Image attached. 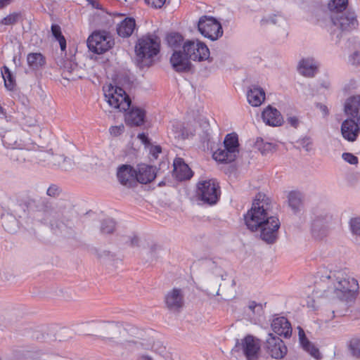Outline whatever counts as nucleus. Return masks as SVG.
<instances>
[{"instance_id": "obj_1", "label": "nucleus", "mask_w": 360, "mask_h": 360, "mask_svg": "<svg viewBox=\"0 0 360 360\" xmlns=\"http://www.w3.org/2000/svg\"><path fill=\"white\" fill-rule=\"evenodd\" d=\"M34 209L32 218L46 225H49L54 234L63 237H71L75 233L77 216L68 202H63L53 207L46 199L33 200Z\"/></svg>"}, {"instance_id": "obj_2", "label": "nucleus", "mask_w": 360, "mask_h": 360, "mask_svg": "<svg viewBox=\"0 0 360 360\" xmlns=\"http://www.w3.org/2000/svg\"><path fill=\"white\" fill-rule=\"evenodd\" d=\"M269 198L259 193L252 203V208L244 216L247 227L252 231L260 229V238L269 244L274 243L278 237L281 223L277 217L271 216Z\"/></svg>"}, {"instance_id": "obj_3", "label": "nucleus", "mask_w": 360, "mask_h": 360, "mask_svg": "<svg viewBox=\"0 0 360 360\" xmlns=\"http://www.w3.org/2000/svg\"><path fill=\"white\" fill-rule=\"evenodd\" d=\"M135 326L114 321H103L96 324V330L102 340L117 355H123L125 351L133 352L134 347H142L147 344L136 340L130 331Z\"/></svg>"}, {"instance_id": "obj_4", "label": "nucleus", "mask_w": 360, "mask_h": 360, "mask_svg": "<svg viewBox=\"0 0 360 360\" xmlns=\"http://www.w3.org/2000/svg\"><path fill=\"white\" fill-rule=\"evenodd\" d=\"M326 279L324 282L330 284V286L323 291V297L337 298L345 302L355 300L359 288V283L347 271L330 272Z\"/></svg>"}, {"instance_id": "obj_5", "label": "nucleus", "mask_w": 360, "mask_h": 360, "mask_svg": "<svg viewBox=\"0 0 360 360\" xmlns=\"http://www.w3.org/2000/svg\"><path fill=\"white\" fill-rule=\"evenodd\" d=\"M260 342L251 335L237 339L232 351L243 355L246 360H258L260 356Z\"/></svg>"}, {"instance_id": "obj_6", "label": "nucleus", "mask_w": 360, "mask_h": 360, "mask_svg": "<svg viewBox=\"0 0 360 360\" xmlns=\"http://www.w3.org/2000/svg\"><path fill=\"white\" fill-rule=\"evenodd\" d=\"M103 91L105 100L111 107L120 111L129 109L131 101L123 89L109 84L103 86Z\"/></svg>"}, {"instance_id": "obj_7", "label": "nucleus", "mask_w": 360, "mask_h": 360, "mask_svg": "<svg viewBox=\"0 0 360 360\" xmlns=\"http://www.w3.org/2000/svg\"><path fill=\"white\" fill-rule=\"evenodd\" d=\"M131 335L141 343L147 344V346L142 347H134V351L151 349L155 353L164 356L167 353V348L164 343L159 340H153L149 333L139 328H130Z\"/></svg>"}, {"instance_id": "obj_8", "label": "nucleus", "mask_w": 360, "mask_h": 360, "mask_svg": "<svg viewBox=\"0 0 360 360\" xmlns=\"http://www.w3.org/2000/svg\"><path fill=\"white\" fill-rule=\"evenodd\" d=\"M115 45L113 37L105 31H95L87 39L89 49L96 54H103Z\"/></svg>"}, {"instance_id": "obj_9", "label": "nucleus", "mask_w": 360, "mask_h": 360, "mask_svg": "<svg viewBox=\"0 0 360 360\" xmlns=\"http://www.w3.org/2000/svg\"><path fill=\"white\" fill-rule=\"evenodd\" d=\"M198 198L209 205H214L220 196V187L214 179L200 181L197 185Z\"/></svg>"}, {"instance_id": "obj_10", "label": "nucleus", "mask_w": 360, "mask_h": 360, "mask_svg": "<svg viewBox=\"0 0 360 360\" xmlns=\"http://www.w3.org/2000/svg\"><path fill=\"white\" fill-rule=\"evenodd\" d=\"M199 32L205 37L215 41L223 34L221 23L214 17L203 15L198 23Z\"/></svg>"}, {"instance_id": "obj_11", "label": "nucleus", "mask_w": 360, "mask_h": 360, "mask_svg": "<svg viewBox=\"0 0 360 360\" xmlns=\"http://www.w3.org/2000/svg\"><path fill=\"white\" fill-rule=\"evenodd\" d=\"M184 53L188 55V57L194 61H202L208 60L212 61L210 57V50L208 47L200 41L188 40L183 45Z\"/></svg>"}, {"instance_id": "obj_12", "label": "nucleus", "mask_w": 360, "mask_h": 360, "mask_svg": "<svg viewBox=\"0 0 360 360\" xmlns=\"http://www.w3.org/2000/svg\"><path fill=\"white\" fill-rule=\"evenodd\" d=\"M160 44L158 38L143 37L139 39L135 51L140 58H151L159 52Z\"/></svg>"}, {"instance_id": "obj_13", "label": "nucleus", "mask_w": 360, "mask_h": 360, "mask_svg": "<svg viewBox=\"0 0 360 360\" xmlns=\"http://www.w3.org/2000/svg\"><path fill=\"white\" fill-rule=\"evenodd\" d=\"M264 349L272 358L276 359H283L288 351L283 341L272 333H269L265 342Z\"/></svg>"}, {"instance_id": "obj_14", "label": "nucleus", "mask_w": 360, "mask_h": 360, "mask_svg": "<svg viewBox=\"0 0 360 360\" xmlns=\"http://www.w3.org/2000/svg\"><path fill=\"white\" fill-rule=\"evenodd\" d=\"M167 309L172 312H179L184 305V295L180 288H174L165 296Z\"/></svg>"}, {"instance_id": "obj_15", "label": "nucleus", "mask_w": 360, "mask_h": 360, "mask_svg": "<svg viewBox=\"0 0 360 360\" xmlns=\"http://www.w3.org/2000/svg\"><path fill=\"white\" fill-rule=\"evenodd\" d=\"M331 20L333 25L342 31H351L358 26L356 15L354 12L349 11L345 14L332 16Z\"/></svg>"}, {"instance_id": "obj_16", "label": "nucleus", "mask_w": 360, "mask_h": 360, "mask_svg": "<svg viewBox=\"0 0 360 360\" xmlns=\"http://www.w3.org/2000/svg\"><path fill=\"white\" fill-rule=\"evenodd\" d=\"M0 137L4 147L10 149L25 146V143L19 139L18 131L16 130L4 129L0 127Z\"/></svg>"}, {"instance_id": "obj_17", "label": "nucleus", "mask_w": 360, "mask_h": 360, "mask_svg": "<svg viewBox=\"0 0 360 360\" xmlns=\"http://www.w3.org/2000/svg\"><path fill=\"white\" fill-rule=\"evenodd\" d=\"M155 170V167L148 165H138L136 169V181L143 184L151 182L156 176Z\"/></svg>"}, {"instance_id": "obj_18", "label": "nucleus", "mask_w": 360, "mask_h": 360, "mask_svg": "<svg viewBox=\"0 0 360 360\" xmlns=\"http://www.w3.org/2000/svg\"><path fill=\"white\" fill-rule=\"evenodd\" d=\"M190 58L181 51H174L170 58V63L176 72H186L191 68Z\"/></svg>"}, {"instance_id": "obj_19", "label": "nucleus", "mask_w": 360, "mask_h": 360, "mask_svg": "<svg viewBox=\"0 0 360 360\" xmlns=\"http://www.w3.org/2000/svg\"><path fill=\"white\" fill-rule=\"evenodd\" d=\"M360 128L353 119L345 120L341 125V133L343 138L348 141H356L359 133Z\"/></svg>"}, {"instance_id": "obj_20", "label": "nucleus", "mask_w": 360, "mask_h": 360, "mask_svg": "<svg viewBox=\"0 0 360 360\" xmlns=\"http://www.w3.org/2000/svg\"><path fill=\"white\" fill-rule=\"evenodd\" d=\"M273 331L280 336L290 338L292 334L290 323L283 316L275 318L271 323Z\"/></svg>"}, {"instance_id": "obj_21", "label": "nucleus", "mask_w": 360, "mask_h": 360, "mask_svg": "<svg viewBox=\"0 0 360 360\" xmlns=\"http://www.w3.org/2000/svg\"><path fill=\"white\" fill-rule=\"evenodd\" d=\"M117 176L122 185L129 186L136 181V169L130 165H123L118 168Z\"/></svg>"}, {"instance_id": "obj_22", "label": "nucleus", "mask_w": 360, "mask_h": 360, "mask_svg": "<svg viewBox=\"0 0 360 360\" xmlns=\"http://www.w3.org/2000/svg\"><path fill=\"white\" fill-rule=\"evenodd\" d=\"M264 122L272 127L281 126L283 123V117L281 112L274 108L268 106L262 114Z\"/></svg>"}, {"instance_id": "obj_23", "label": "nucleus", "mask_w": 360, "mask_h": 360, "mask_svg": "<svg viewBox=\"0 0 360 360\" xmlns=\"http://www.w3.org/2000/svg\"><path fill=\"white\" fill-rule=\"evenodd\" d=\"M10 155V158L19 163H24L26 162H30L31 161V151L32 144L25 143V147L15 148L12 149Z\"/></svg>"}, {"instance_id": "obj_24", "label": "nucleus", "mask_w": 360, "mask_h": 360, "mask_svg": "<svg viewBox=\"0 0 360 360\" xmlns=\"http://www.w3.org/2000/svg\"><path fill=\"white\" fill-rule=\"evenodd\" d=\"M174 172L180 181L189 179L193 176V172L181 158H176L174 161Z\"/></svg>"}, {"instance_id": "obj_25", "label": "nucleus", "mask_w": 360, "mask_h": 360, "mask_svg": "<svg viewBox=\"0 0 360 360\" xmlns=\"http://www.w3.org/2000/svg\"><path fill=\"white\" fill-rule=\"evenodd\" d=\"M331 219L329 215L319 216L312 222L311 231L314 237L319 238L324 236L327 230V224Z\"/></svg>"}, {"instance_id": "obj_26", "label": "nucleus", "mask_w": 360, "mask_h": 360, "mask_svg": "<svg viewBox=\"0 0 360 360\" xmlns=\"http://www.w3.org/2000/svg\"><path fill=\"white\" fill-rule=\"evenodd\" d=\"M146 112L139 108H131L126 115V122L130 126H140L143 124Z\"/></svg>"}, {"instance_id": "obj_27", "label": "nucleus", "mask_w": 360, "mask_h": 360, "mask_svg": "<svg viewBox=\"0 0 360 360\" xmlns=\"http://www.w3.org/2000/svg\"><path fill=\"white\" fill-rule=\"evenodd\" d=\"M247 99L252 106H259L265 99V92L261 87L252 86L247 93Z\"/></svg>"}, {"instance_id": "obj_28", "label": "nucleus", "mask_w": 360, "mask_h": 360, "mask_svg": "<svg viewBox=\"0 0 360 360\" xmlns=\"http://www.w3.org/2000/svg\"><path fill=\"white\" fill-rule=\"evenodd\" d=\"M135 27V20L132 18H126L117 25V34L123 38L129 37L132 34Z\"/></svg>"}, {"instance_id": "obj_29", "label": "nucleus", "mask_w": 360, "mask_h": 360, "mask_svg": "<svg viewBox=\"0 0 360 360\" xmlns=\"http://www.w3.org/2000/svg\"><path fill=\"white\" fill-rule=\"evenodd\" d=\"M288 203L294 213L299 212L303 207V195L297 191H291L288 193Z\"/></svg>"}, {"instance_id": "obj_30", "label": "nucleus", "mask_w": 360, "mask_h": 360, "mask_svg": "<svg viewBox=\"0 0 360 360\" xmlns=\"http://www.w3.org/2000/svg\"><path fill=\"white\" fill-rule=\"evenodd\" d=\"M299 340L303 349L309 352L313 357L316 359L321 358L319 350L307 338L304 330L301 327H298Z\"/></svg>"}, {"instance_id": "obj_31", "label": "nucleus", "mask_w": 360, "mask_h": 360, "mask_svg": "<svg viewBox=\"0 0 360 360\" xmlns=\"http://www.w3.org/2000/svg\"><path fill=\"white\" fill-rule=\"evenodd\" d=\"M345 112L353 117L358 116L360 111V96H353L348 98L344 106Z\"/></svg>"}, {"instance_id": "obj_32", "label": "nucleus", "mask_w": 360, "mask_h": 360, "mask_svg": "<svg viewBox=\"0 0 360 360\" xmlns=\"http://www.w3.org/2000/svg\"><path fill=\"white\" fill-rule=\"evenodd\" d=\"M50 150H41L34 144L32 143V151H31V163H44L46 165H49Z\"/></svg>"}, {"instance_id": "obj_33", "label": "nucleus", "mask_w": 360, "mask_h": 360, "mask_svg": "<svg viewBox=\"0 0 360 360\" xmlns=\"http://www.w3.org/2000/svg\"><path fill=\"white\" fill-rule=\"evenodd\" d=\"M316 69V63L311 58L302 59L298 65L299 72L305 77H314Z\"/></svg>"}, {"instance_id": "obj_34", "label": "nucleus", "mask_w": 360, "mask_h": 360, "mask_svg": "<svg viewBox=\"0 0 360 360\" xmlns=\"http://www.w3.org/2000/svg\"><path fill=\"white\" fill-rule=\"evenodd\" d=\"M238 155L226 148H219L213 153V158L220 162H231L234 161Z\"/></svg>"}, {"instance_id": "obj_35", "label": "nucleus", "mask_w": 360, "mask_h": 360, "mask_svg": "<svg viewBox=\"0 0 360 360\" xmlns=\"http://www.w3.org/2000/svg\"><path fill=\"white\" fill-rule=\"evenodd\" d=\"M27 62L32 70H38L46 63L45 57L41 53H30L27 56Z\"/></svg>"}, {"instance_id": "obj_36", "label": "nucleus", "mask_w": 360, "mask_h": 360, "mask_svg": "<svg viewBox=\"0 0 360 360\" xmlns=\"http://www.w3.org/2000/svg\"><path fill=\"white\" fill-rule=\"evenodd\" d=\"M172 131L174 133V138L177 139L184 140L189 136L188 131L181 122L178 121L172 123Z\"/></svg>"}, {"instance_id": "obj_37", "label": "nucleus", "mask_w": 360, "mask_h": 360, "mask_svg": "<svg viewBox=\"0 0 360 360\" xmlns=\"http://www.w3.org/2000/svg\"><path fill=\"white\" fill-rule=\"evenodd\" d=\"M238 136L235 134H229L226 136L224 141V147L234 152L236 155L238 154Z\"/></svg>"}, {"instance_id": "obj_38", "label": "nucleus", "mask_w": 360, "mask_h": 360, "mask_svg": "<svg viewBox=\"0 0 360 360\" xmlns=\"http://www.w3.org/2000/svg\"><path fill=\"white\" fill-rule=\"evenodd\" d=\"M183 40V37L176 32L170 33L167 36V44L174 49V51H176V49L181 47Z\"/></svg>"}, {"instance_id": "obj_39", "label": "nucleus", "mask_w": 360, "mask_h": 360, "mask_svg": "<svg viewBox=\"0 0 360 360\" xmlns=\"http://www.w3.org/2000/svg\"><path fill=\"white\" fill-rule=\"evenodd\" d=\"M98 257L104 263L115 264L120 262L115 255L108 250H101L98 252Z\"/></svg>"}, {"instance_id": "obj_40", "label": "nucleus", "mask_w": 360, "mask_h": 360, "mask_svg": "<svg viewBox=\"0 0 360 360\" xmlns=\"http://www.w3.org/2000/svg\"><path fill=\"white\" fill-rule=\"evenodd\" d=\"M51 32L55 39L59 42L61 51H65L66 49V40L62 34L60 27L58 25H52Z\"/></svg>"}, {"instance_id": "obj_41", "label": "nucleus", "mask_w": 360, "mask_h": 360, "mask_svg": "<svg viewBox=\"0 0 360 360\" xmlns=\"http://www.w3.org/2000/svg\"><path fill=\"white\" fill-rule=\"evenodd\" d=\"M16 224L17 221L12 215L7 214L2 217V226L6 231L9 233L14 232Z\"/></svg>"}, {"instance_id": "obj_42", "label": "nucleus", "mask_w": 360, "mask_h": 360, "mask_svg": "<svg viewBox=\"0 0 360 360\" xmlns=\"http://www.w3.org/2000/svg\"><path fill=\"white\" fill-rule=\"evenodd\" d=\"M347 3L348 0H330L328 7L330 11L340 13L346 9Z\"/></svg>"}, {"instance_id": "obj_43", "label": "nucleus", "mask_w": 360, "mask_h": 360, "mask_svg": "<svg viewBox=\"0 0 360 360\" xmlns=\"http://www.w3.org/2000/svg\"><path fill=\"white\" fill-rule=\"evenodd\" d=\"M4 72H2L1 74H2V77L4 78V80L5 87L8 90L12 91V90H13L15 85V80H14L9 69L6 66H4Z\"/></svg>"}, {"instance_id": "obj_44", "label": "nucleus", "mask_w": 360, "mask_h": 360, "mask_svg": "<svg viewBox=\"0 0 360 360\" xmlns=\"http://www.w3.org/2000/svg\"><path fill=\"white\" fill-rule=\"evenodd\" d=\"M115 229V221L112 219H104L101 222V232L103 234H110Z\"/></svg>"}, {"instance_id": "obj_45", "label": "nucleus", "mask_w": 360, "mask_h": 360, "mask_svg": "<svg viewBox=\"0 0 360 360\" xmlns=\"http://www.w3.org/2000/svg\"><path fill=\"white\" fill-rule=\"evenodd\" d=\"M21 15L20 12L11 13L1 20V23L5 25H14L20 19Z\"/></svg>"}, {"instance_id": "obj_46", "label": "nucleus", "mask_w": 360, "mask_h": 360, "mask_svg": "<svg viewBox=\"0 0 360 360\" xmlns=\"http://www.w3.org/2000/svg\"><path fill=\"white\" fill-rule=\"evenodd\" d=\"M62 162V155L60 154H53L52 150H51L49 161V167H56L60 169Z\"/></svg>"}, {"instance_id": "obj_47", "label": "nucleus", "mask_w": 360, "mask_h": 360, "mask_svg": "<svg viewBox=\"0 0 360 360\" xmlns=\"http://www.w3.org/2000/svg\"><path fill=\"white\" fill-rule=\"evenodd\" d=\"M349 349L353 356H360V339L352 338L349 342Z\"/></svg>"}, {"instance_id": "obj_48", "label": "nucleus", "mask_w": 360, "mask_h": 360, "mask_svg": "<svg viewBox=\"0 0 360 360\" xmlns=\"http://www.w3.org/2000/svg\"><path fill=\"white\" fill-rule=\"evenodd\" d=\"M75 166V161L73 158L62 155V162L60 169L63 170L72 169Z\"/></svg>"}, {"instance_id": "obj_49", "label": "nucleus", "mask_w": 360, "mask_h": 360, "mask_svg": "<svg viewBox=\"0 0 360 360\" xmlns=\"http://www.w3.org/2000/svg\"><path fill=\"white\" fill-rule=\"evenodd\" d=\"M255 145L262 154H265L266 153L271 150L273 148L272 144L270 143H264L262 139H257Z\"/></svg>"}, {"instance_id": "obj_50", "label": "nucleus", "mask_w": 360, "mask_h": 360, "mask_svg": "<svg viewBox=\"0 0 360 360\" xmlns=\"http://www.w3.org/2000/svg\"><path fill=\"white\" fill-rule=\"evenodd\" d=\"M248 307L253 314L260 315L263 312L262 304L261 303H257L255 301L249 302Z\"/></svg>"}, {"instance_id": "obj_51", "label": "nucleus", "mask_w": 360, "mask_h": 360, "mask_svg": "<svg viewBox=\"0 0 360 360\" xmlns=\"http://www.w3.org/2000/svg\"><path fill=\"white\" fill-rule=\"evenodd\" d=\"M280 20H283L282 17L278 16L276 15H271L266 17H264L262 19L261 22L262 25H276L279 22Z\"/></svg>"}, {"instance_id": "obj_52", "label": "nucleus", "mask_w": 360, "mask_h": 360, "mask_svg": "<svg viewBox=\"0 0 360 360\" xmlns=\"http://www.w3.org/2000/svg\"><path fill=\"white\" fill-rule=\"evenodd\" d=\"M349 224L352 233L360 236V217L352 219Z\"/></svg>"}, {"instance_id": "obj_53", "label": "nucleus", "mask_w": 360, "mask_h": 360, "mask_svg": "<svg viewBox=\"0 0 360 360\" xmlns=\"http://www.w3.org/2000/svg\"><path fill=\"white\" fill-rule=\"evenodd\" d=\"M342 159L351 165H356L358 163V158L350 153H344L342 155Z\"/></svg>"}, {"instance_id": "obj_54", "label": "nucleus", "mask_w": 360, "mask_h": 360, "mask_svg": "<svg viewBox=\"0 0 360 360\" xmlns=\"http://www.w3.org/2000/svg\"><path fill=\"white\" fill-rule=\"evenodd\" d=\"M146 3L155 8H160L165 4L166 0H145Z\"/></svg>"}, {"instance_id": "obj_55", "label": "nucleus", "mask_w": 360, "mask_h": 360, "mask_svg": "<svg viewBox=\"0 0 360 360\" xmlns=\"http://www.w3.org/2000/svg\"><path fill=\"white\" fill-rule=\"evenodd\" d=\"M349 62L353 65H360V53L358 51H355L349 56Z\"/></svg>"}, {"instance_id": "obj_56", "label": "nucleus", "mask_w": 360, "mask_h": 360, "mask_svg": "<svg viewBox=\"0 0 360 360\" xmlns=\"http://www.w3.org/2000/svg\"><path fill=\"white\" fill-rule=\"evenodd\" d=\"M60 193L59 188L56 185H51L46 191V194L51 197H56Z\"/></svg>"}, {"instance_id": "obj_57", "label": "nucleus", "mask_w": 360, "mask_h": 360, "mask_svg": "<svg viewBox=\"0 0 360 360\" xmlns=\"http://www.w3.org/2000/svg\"><path fill=\"white\" fill-rule=\"evenodd\" d=\"M110 133L111 135L114 136H117L120 135L123 131H124V126L120 125V126H112L109 129Z\"/></svg>"}, {"instance_id": "obj_58", "label": "nucleus", "mask_w": 360, "mask_h": 360, "mask_svg": "<svg viewBox=\"0 0 360 360\" xmlns=\"http://www.w3.org/2000/svg\"><path fill=\"white\" fill-rule=\"evenodd\" d=\"M162 152V148L160 146H155L151 148L150 149V153L152 155L157 158L159 153Z\"/></svg>"}, {"instance_id": "obj_59", "label": "nucleus", "mask_w": 360, "mask_h": 360, "mask_svg": "<svg viewBox=\"0 0 360 360\" xmlns=\"http://www.w3.org/2000/svg\"><path fill=\"white\" fill-rule=\"evenodd\" d=\"M22 359H23V358L19 352H14L8 357V360H22Z\"/></svg>"}, {"instance_id": "obj_60", "label": "nucleus", "mask_w": 360, "mask_h": 360, "mask_svg": "<svg viewBox=\"0 0 360 360\" xmlns=\"http://www.w3.org/2000/svg\"><path fill=\"white\" fill-rule=\"evenodd\" d=\"M316 106L320 109V110L321 111V112L323 114L324 116H326L328 115L329 110L326 105L321 104V103H318Z\"/></svg>"}, {"instance_id": "obj_61", "label": "nucleus", "mask_w": 360, "mask_h": 360, "mask_svg": "<svg viewBox=\"0 0 360 360\" xmlns=\"http://www.w3.org/2000/svg\"><path fill=\"white\" fill-rule=\"evenodd\" d=\"M136 360H155L153 356L148 354H141L138 356Z\"/></svg>"}, {"instance_id": "obj_62", "label": "nucleus", "mask_w": 360, "mask_h": 360, "mask_svg": "<svg viewBox=\"0 0 360 360\" xmlns=\"http://www.w3.org/2000/svg\"><path fill=\"white\" fill-rule=\"evenodd\" d=\"M138 138L141 141V142L144 144L148 143L149 140L148 136L144 133H141L138 134Z\"/></svg>"}, {"instance_id": "obj_63", "label": "nucleus", "mask_w": 360, "mask_h": 360, "mask_svg": "<svg viewBox=\"0 0 360 360\" xmlns=\"http://www.w3.org/2000/svg\"><path fill=\"white\" fill-rule=\"evenodd\" d=\"M288 122L293 127H297V124L298 123L297 119L295 117H290L288 119Z\"/></svg>"}, {"instance_id": "obj_64", "label": "nucleus", "mask_w": 360, "mask_h": 360, "mask_svg": "<svg viewBox=\"0 0 360 360\" xmlns=\"http://www.w3.org/2000/svg\"><path fill=\"white\" fill-rule=\"evenodd\" d=\"M11 0H0V8H2L8 6L11 3Z\"/></svg>"}]
</instances>
